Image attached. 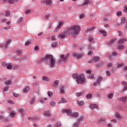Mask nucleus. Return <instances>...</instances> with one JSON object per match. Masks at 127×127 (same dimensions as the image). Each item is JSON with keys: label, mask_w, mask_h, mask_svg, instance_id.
<instances>
[{"label": "nucleus", "mask_w": 127, "mask_h": 127, "mask_svg": "<svg viewBox=\"0 0 127 127\" xmlns=\"http://www.w3.org/2000/svg\"><path fill=\"white\" fill-rule=\"evenodd\" d=\"M80 30L81 29L79 26L73 25L65 30L63 33L58 34V37L59 38H65L67 35H69V34L71 35H77V34H79Z\"/></svg>", "instance_id": "nucleus-1"}, {"label": "nucleus", "mask_w": 127, "mask_h": 127, "mask_svg": "<svg viewBox=\"0 0 127 127\" xmlns=\"http://www.w3.org/2000/svg\"><path fill=\"white\" fill-rule=\"evenodd\" d=\"M41 61L46 62L48 65L51 66V68L55 67L56 61L54 59V57L51 55H47L44 58L41 59Z\"/></svg>", "instance_id": "nucleus-2"}, {"label": "nucleus", "mask_w": 127, "mask_h": 127, "mask_svg": "<svg viewBox=\"0 0 127 127\" xmlns=\"http://www.w3.org/2000/svg\"><path fill=\"white\" fill-rule=\"evenodd\" d=\"M72 78L76 80L77 83L78 84H83L85 82V76L83 74H78L74 73L72 74Z\"/></svg>", "instance_id": "nucleus-3"}, {"label": "nucleus", "mask_w": 127, "mask_h": 127, "mask_svg": "<svg viewBox=\"0 0 127 127\" xmlns=\"http://www.w3.org/2000/svg\"><path fill=\"white\" fill-rule=\"evenodd\" d=\"M63 113H66L67 115H71V117L73 118H77L79 116V113L75 112L72 114V111L69 109H65L63 111Z\"/></svg>", "instance_id": "nucleus-4"}, {"label": "nucleus", "mask_w": 127, "mask_h": 127, "mask_svg": "<svg viewBox=\"0 0 127 127\" xmlns=\"http://www.w3.org/2000/svg\"><path fill=\"white\" fill-rule=\"evenodd\" d=\"M11 43V39H9L7 40L6 43L4 44H1L0 46L3 49H7L8 48V46H9V44Z\"/></svg>", "instance_id": "nucleus-5"}, {"label": "nucleus", "mask_w": 127, "mask_h": 127, "mask_svg": "<svg viewBox=\"0 0 127 127\" xmlns=\"http://www.w3.org/2000/svg\"><path fill=\"white\" fill-rule=\"evenodd\" d=\"M102 81H103V77L101 76H99L97 78V81L96 82H94V85L97 86V85H99V84H100V83H101V82H102Z\"/></svg>", "instance_id": "nucleus-6"}, {"label": "nucleus", "mask_w": 127, "mask_h": 127, "mask_svg": "<svg viewBox=\"0 0 127 127\" xmlns=\"http://www.w3.org/2000/svg\"><path fill=\"white\" fill-rule=\"evenodd\" d=\"M90 109L92 110H95V109H97V110H99V105L98 104H91L90 106Z\"/></svg>", "instance_id": "nucleus-7"}, {"label": "nucleus", "mask_w": 127, "mask_h": 127, "mask_svg": "<svg viewBox=\"0 0 127 127\" xmlns=\"http://www.w3.org/2000/svg\"><path fill=\"white\" fill-rule=\"evenodd\" d=\"M121 83L122 84V85H123V86H124V91H127V82L125 80H123L122 81H121Z\"/></svg>", "instance_id": "nucleus-8"}, {"label": "nucleus", "mask_w": 127, "mask_h": 127, "mask_svg": "<svg viewBox=\"0 0 127 127\" xmlns=\"http://www.w3.org/2000/svg\"><path fill=\"white\" fill-rule=\"evenodd\" d=\"M69 57V54H67L65 56L64 55L61 56V59H62V61H66Z\"/></svg>", "instance_id": "nucleus-9"}, {"label": "nucleus", "mask_w": 127, "mask_h": 127, "mask_svg": "<svg viewBox=\"0 0 127 127\" xmlns=\"http://www.w3.org/2000/svg\"><path fill=\"white\" fill-rule=\"evenodd\" d=\"M127 39L126 38H121L119 40L118 43L119 44H122V43H124V42H127Z\"/></svg>", "instance_id": "nucleus-10"}, {"label": "nucleus", "mask_w": 127, "mask_h": 127, "mask_svg": "<svg viewBox=\"0 0 127 127\" xmlns=\"http://www.w3.org/2000/svg\"><path fill=\"white\" fill-rule=\"evenodd\" d=\"M62 25H63V22H60L58 26L57 27V28L55 29V31L57 32V31H58L59 29L61 28V26H62Z\"/></svg>", "instance_id": "nucleus-11"}, {"label": "nucleus", "mask_w": 127, "mask_h": 127, "mask_svg": "<svg viewBox=\"0 0 127 127\" xmlns=\"http://www.w3.org/2000/svg\"><path fill=\"white\" fill-rule=\"evenodd\" d=\"M73 56H74L75 58L79 59V58H81V57L83 56V55H82V54H79L78 53H74Z\"/></svg>", "instance_id": "nucleus-12"}, {"label": "nucleus", "mask_w": 127, "mask_h": 127, "mask_svg": "<svg viewBox=\"0 0 127 127\" xmlns=\"http://www.w3.org/2000/svg\"><path fill=\"white\" fill-rule=\"evenodd\" d=\"M3 65L6 66L7 67V69H12V65L9 64H7L5 63V62H4L3 63Z\"/></svg>", "instance_id": "nucleus-13"}, {"label": "nucleus", "mask_w": 127, "mask_h": 127, "mask_svg": "<svg viewBox=\"0 0 127 127\" xmlns=\"http://www.w3.org/2000/svg\"><path fill=\"white\" fill-rule=\"evenodd\" d=\"M96 29V27L95 26L90 27L87 29L86 32L88 33L89 32H91L92 31H94V30Z\"/></svg>", "instance_id": "nucleus-14"}, {"label": "nucleus", "mask_w": 127, "mask_h": 127, "mask_svg": "<svg viewBox=\"0 0 127 127\" xmlns=\"http://www.w3.org/2000/svg\"><path fill=\"white\" fill-rule=\"evenodd\" d=\"M116 42V40L115 39H112L110 40L109 42H108L107 44L109 46H112L114 43H115Z\"/></svg>", "instance_id": "nucleus-15"}, {"label": "nucleus", "mask_w": 127, "mask_h": 127, "mask_svg": "<svg viewBox=\"0 0 127 127\" xmlns=\"http://www.w3.org/2000/svg\"><path fill=\"white\" fill-rule=\"evenodd\" d=\"M29 120H33V121H35L36 122H37V121H39L40 120V118H39V117L36 116L35 117L32 118V117H29Z\"/></svg>", "instance_id": "nucleus-16"}, {"label": "nucleus", "mask_w": 127, "mask_h": 127, "mask_svg": "<svg viewBox=\"0 0 127 127\" xmlns=\"http://www.w3.org/2000/svg\"><path fill=\"white\" fill-rule=\"evenodd\" d=\"M43 2H44V3H45L46 4L50 5V4H51L52 1H51V0H43Z\"/></svg>", "instance_id": "nucleus-17"}, {"label": "nucleus", "mask_w": 127, "mask_h": 127, "mask_svg": "<svg viewBox=\"0 0 127 127\" xmlns=\"http://www.w3.org/2000/svg\"><path fill=\"white\" fill-rule=\"evenodd\" d=\"M100 58L98 56H95L93 59V61L94 63L98 62V61H99Z\"/></svg>", "instance_id": "nucleus-18"}, {"label": "nucleus", "mask_w": 127, "mask_h": 127, "mask_svg": "<svg viewBox=\"0 0 127 127\" xmlns=\"http://www.w3.org/2000/svg\"><path fill=\"white\" fill-rule=\"evenodd\" d=\"M5 85H12V80H8L4 81Z\"/></svg>", "instance_id": "nucleus-19"}, {"label": "nucleus", "mask_w": 127, "mask_h": 127, "mask_svg": "<svg viewBox=\"0 0 127 127\" xmlns=\"http://www.w3.org/2000/svg\"><path fill=\"white\" fill-rule=\"evenodd\" d=\"M98 123L101 125V124H104L105 123V119L103 118L98 119Z\"/></svg>", "instance_id": "nucleus-20"}, {"label": "nucleus", "mask_w": 127, "mask_h": 127, "mask_svg": "<svg viewBox=\"0 0 127 127\" xmlns=\"http://www.w3.org/2000/svg\"><path fill=\"white\" fill-rule=\"evenodd\" d=\"M127 97H121L119 98L120 101H122V102H127Z\"/></svg>", "instance_id": "nucleus-21"}, {"label": "nucleus", "mask_w": 127, "mask_h": 127, "mask_svg": "<svg viewBox=\"0 0 127 127\" xmlns=\"http://www.w3.org/2000/svg\"><path fill=\"white\" fill-rule=\"evenodd\" d=\"M125 66V64L124 63H121V64H118L117 65L116 67L117 68H122V67H124Z\"/></svg>", "instance_id": "nucleus-22"}, {"label": "nucleus", "mask_w": 127, "mask_h": 127, "mask_svg": "<svg viewBox=\"0 0 127 127\" xmlns=\"http://www.w3.org/2000/svg\"><path fill=\"white\" fill-rule=\"evenodd\" d=\"M59 83V81L58 80H55V81H54V83H53L54 87H58Z\"/></svg>", "instance_id": "nucleus-23"}, {"label": "nucleus", "mask_w": 127, "mask_h": 127, "mask_svg": "<svg viewBox=\"0 0 127 127\" xmlns=\"http://www.w3.org/2000/svg\"><path fill=\"white\" fill-rule=\"evenodd\" d=\"M77 104L79 106H84V105H85V103L83 101H78Z\"/></svg>", "instance_id": "nucleus-24"}, {"label": "nucleus", "mask_w": 127, "mask_h": 127, "mask_svg": "<svg viewBox=\"0 0 127 127\" xmlns=\"http://www.w3.org/2000/svg\"><path fill=\"white\" fill-rule=\"evenodd\" d=\"M66 99L64 98H62L61 100L60 101L59 104H64L65 103H66Z\"/></svg>", "instance_id": "nucleus-25"}, {"label": "nucleus", "mask_w": 127, "mask_h": 127, "mask_svg": "<svg viewBox=\"0 0 127 127\" xmlns=\"http://www.w3.org/2000/svg\"><path fill=\"white\" fill-rule=\"evenodd\" d=\"M100 33H101V34H103V35H104V36H106V35H107V33L105 30H100Z\"/></svg>", "instance_id": "nucleus-26"}, {"label": "nucleus", "mask_w": 127, "mask_h": 127, "mask_svg": "<svg viewBox=\"0 0 127 127\" xmlns=\"http://www.w3.org/2000/svg\"><path fill=\"white\" fill-rule=\"evenodd\" d=\"M125 22H127V19H126V18L123 17L121 18V23L122 24H124V23H125Z\"/></svg>", "instance_id": "nucleus-27"}, {"label": "nucleus", "mask_w": 127, "mask_h": 127, "mask_svg": "<svg viewBox=\"0 0 127 127\" xmlns=\"http://www.w3.org/2000/svg\"><path fill=\"white\" fill-rule=\"evenodd\" d=\"M45 116L46 117H51V114H50V112L49 111H46L44 113Z\"/></svg>", "instance_id": "nucleus-28"}, {"label": "nucleus", "mask_w": 127, "mask_h": 127, "mask_svg": "<svg viewBox=\"0 0 127 127\" xmlns=\"http://www.w3.org/2000/svg\"><path fill=\"white\" fill-rule=\"evenodd\" d=\"M35 103V97H32L30 101L31 105H33Z\"/></svg>", "instance_id": "nucleus-29"}, {"label": "nucleus", "mask_w": 127, "mask_h": 127, "mask_svg": "<svg viewBox=\"0 0 127 127\" xmlns=\"http://www.w3.org/2000/svg\"><path fill=\"white\" fill-rule=\"evenodd\" d=\"M117 48L119 50H123V49H125V46L123 45H119L117 47Z\"/></svg>", "instance_id": "nucleus-30"}, {"label": "nucleus", "mask_w": 127, "mask_h": 127, "mask_svg": "<svg viewBox=\"0 0 127 127\" xmlns=\"http://www.w3.org/2000/svg\"><path fill=\"white\" fill-rule=\"evenodd\" d=\"M60 91H61V93H62V94H64V93H65V90H64V86L61 87Z\"/></svg>", "instance_id": "nucleus-31"}, {"label": "nucleus", "mask_w": 127, "mask_h": 127, "mask_svg": "<svg viewBox=\"0 0 127 127\" xmlns=\"http://www.w3.org/2000/svg\"><path fill=\"white\" fill-rule=\"evenodd\" d=\"M90 3V1L88 0H85L83 3L81 4V5H85V4H89Z\"/></svg>", "instance_id": "nucleus-32"}, {"label": "nucleus", "mask_w": 127, "mask_h": 127, "mask_svg": "<svg viewBox=\"0 0 127 127\" xmlns=\"http://www.w3.org/2000/svg\"><path fill=\"white\" fill-rule=\"evenodd\" d=\"M61 127V122H58L56 123L54 126V127Z\"/></svg>", "instance_id": "nucleus-33"}, {"label": "nucleus", "mask_w": 127, "mask_h": 127, "mask_svg": "<svg viewBox=\"0 0 127 127\" xmlns=\"http://www.w3.org/2000/svg\"><path fill=\"white\" fill-rule=\"evenodd\" d=\"M83 94H84V92H77L76 93V97H80V96H82Z\"/></svg>", "instance_id": "nucleus-34"}, {"label": "nucleus", "mask_w": 127, "mask_h": 127, "mask_svg": "<svg viewBox=\"0 0 127 127\" xmlns=\"http://www.w3.org/2000/svg\"><path fill=\"white\" fill-rule=\"evenodd\" d=\"M29 91V87H26L23 89V92L24 93H27Z\"/></svg>", "instance_id": "nucleus-35"}, {"label": "nucleus", "mask_w": 127, "mask_h": 127, "mask_svg": "<svg viewBox=\"0 0 127 127\" xmlns=\"http://www.w3.org/2000/svg\"><path fill=\"white\" fill-rule=\"evenodd\" d=\"M111 75H112V73L111 72V71L110 70L106 71V76L110 77Z\"/></svg>", "instance_id": "nucleus-36"}, {"label": "nucleus", "mask_w": 127, "mask_h": 127, "mask_svg": "<svg viewBox=\"0 0 127 127\" xmlns=\"http://www.w3.org/2000/svg\"><path fill=\"white\" fill-rule=\"evenodd\" d=\"M88 79H94L95 78V76L92 74H89V76L87 77Z\"/></svg>", "instance_id": "nucleus-37"}, {"label": "nucleus", "mask_w": 127, "mask_h": 127, "mask_svg": "<svg viewBox=\"0 0 127 127\" xmlns=\"http://www.w3.org/2000/svg\"><path fill=\"white\" fill-rule=\"evenodd\" d=\"M58 46V44L57 42H54L52 44V47H57Z\"/></svg>", "instance_id": "nucleus-38"}, {"label": "nucleus", "mask_w": 127, "mask_h": 127, "mask_svg": "<svg viewBox=\"0 0 127 127\" xmlns=\"http://www.w3.org/2000/svg\"><path fill=\"white\" fill-rule=\"evenodd\" d=\"M43 80H44V81H49V78L46 76H44L43 77Z\"/></svg>", "instance_id": "nucleus-39"}, {"label": "nucleus", "mask_w": 127, "mask_h": 127, "mask_svg": "<svg viewBox=\"0 0 127 127\" xmlns=\"http://www.w3.org/2000/svg\"><path fill=\"white\" fill-rule=\"evenodd\" d=\"M49 17H50V14L46 15L44 18L45 20H47L48 19H49Z\"/></svg>", "instance_id": "nucleus-40"}, {"label": "nucleus", "mask_w": 127, "mask_h": 127, "mask_svg": "<svg viewBox=\"0 0 127 127\" xmlns=\"http://www.w3.org/2000/svg\"><path fill=\"white\" fill-rule=\"evenodd\" d=\"M18 0H8V2H9L10 3H14V2H15V1H17Z\"/></svg>", "instance_id": "nucleus-41"}, {"label": "nucleus", "mask_w": 127, "mask_h": 127, "mask_svg": "<svg viewBox=\"0 0 127 127\" xmlns=\"http://www.w3.org/2000/svg\"><path fill=\"white\" fill-rule=\"evenodd\" d=\"M49 97H52L53 96V93L51 91H48L47 93Z\"/></svg>", "instance_id": "nucleus-42"}, {"label": "nucleus", "mask_w": 127, "mask_h": 127, "mask_svg": "<svg viewBox=\"0 0 127 127\" xmlns=\"http://www.w3.org/2000/svg\"><path fill=\"white\" fill-rule=\"evenodd\" d=\"M79 122L78 121V122H75L73 124V127H79Z\"/></svg>", "instance_id": "nucleus-43"}, {"label": "nucleus", "mask_w": 127, "mask_h": 127, "mask_svg": "<svg viewBox=\"0 0 127 127\" xmlns=\"http://www.w3.org/2000/svg\"><path fill=\"white\" fill-rule=\"evenodd\" d=\"M5 15V16H9L10 15V12L9 11H6Z\"/></svg>", "instance_id": "nucleus-44"}, {"label": "nucleus", "mask_w": 127, "mask_h": 127, "mask_svg": "<svg viewBox=\"0 0 127 127\" xmlns=\"http://www.w3.org/2000/svg\"><path fill=\"white\" fill-rule=\"evenodd\" d=\"M22 53V51H21V50H18L16 51V54L18 55H20V54H21Z\"/></svg>", "instance_id": "nucleus-45"}, {"label": "nucleus", "mask_w": 127, "mask_h": 127, "mask_svg": "<svg viewBox=\"0 0 127 127\" xmlns=\"http://www.w3.org/2000/svg\"><path fill=\"white\" fill-rule=\"evenodd\" d=\"M83 119H84V118L83 117H79L77 119L78 123H80V122H82V121H83Z\"/></svg>", "instance_id": "nucleus-46"}, {"label": "nucleus", "mask_w": 127, "mask_h": 127, "mask_svg": "<svg viewBox=\"0 0 127 127\" xmlns=\"http://www.w3.org/2000/svg\"><path fill=\"white\" fill-rule=\"evenodd\" d=\"M19 112L20 113V114L21 115V116H23V109H20L19 110Z\"/></svg>", "instance_id": "nucleus-47"}, {"label": "nucleus", "mask_w": 127, "mask_h": 127, "mask_svg": "<svg viewBox=\"0 0 127 127\" xmlns=\"http://www.w3.org/2000/svg\"><path fill=\"white\" fill-rule=\"evenodd\" d=\"M117 54H118V52H113V53H112V54H111V57H112V56H116V55H117Z\"/></svg>", "instance_id": "nucleus-48"}, {"label": "nucleus", "mask_w": 127, "mask_h": 127, "mask_svg": "<svg viewBox=\"0 0 127 127\" xmlns=\"http://www.w3.org/2000/svg\"><path fill=\"white\" fill-rule=\"evenodd\" d=\"M50 104H51V106H53V107L56 106V103L54 101L51 102Z\"/></svg>", "instance_id": "nucleus-49"}, {"label": "nucleus", "mask_w": 127, "mask_h": 127, "mask_svg": "<svg viewBox=\"0 0 127 127\" xmlns=\"http://www.w3.org/2000/svg\"><path fill=\"white\" fill-rule=\"evenodd\" d=\"M30 44H31V42L30 41H27L25 43L26 46H28V45H30Z\"/></svg>", "instance_id": "nucleus-50"}, {"label": "nucleus", "mask_w": 127, "mask_h": 127, "mask_svg": "<svg viewBox=\"0 0 127 127\" xmlns=\"http://www.w3.org/2000/svg\"><path fill=\"white\" fill-rule=\"evenodd\" d=\"M9 116L10 117V118H13V117H14V114L13 113V112H11L10 114L9 115Z\"/></svg>", "instance_id": "nucleus-51"}, {"label": "nucleus", "mask_w": 127, "mask_h": 127, "mask_svg": "<svg viewBox=\"0 0 127 127\" xmlns=\"http://www.w3.org/2000/svg\"><path fill=\"white\" fill-rule=\"evenodd\" d=\"M85 17V14H81L79 16V18H81V19H83Z\"/></svg>", "instance_id": "nucleus-52"}, {"label": "nucleus", "mask_w": 127, "mask_h": 127, "mask_svg": "<svg viewBox=\"0 0 127 127\" xmlns=\"http://www.w3.org/2000/svg\"><path fill=\"white\" fill-rule=\"evenodd\" d=\"M113 96H114V94H113L112 93L108 95V98H109L110 99H112Z\"/></svg>", "instance_id": "nucleus-53"}, {"label": "nucleus", "mask_w": 127, "mask_h": 127, "mask_svg": "<svg viewBox=\"0 0 127 127\" xmlns=\"http://www.w3.org/2000/svg\"><path fill=\"white\" fill-rule=\"evenodd\" d=\"M87 99H91L92 98V94H89L86 96Z\"/></svg>", "instance_id": "nucleus-54"}, {"label": "nucleus", "mask_w": 127, "mask_h": 127, "mask_svg": "<svg viewBox=\"0 0 127 127\" xmlns=\"http://www.w3.org/2000/svg\"><path fill=\"white\" fill-rule=\"evenodd\" d=\"M21 21H22V17H21L18 18V23H20V22H21Z\"/></svg>", "instance_id": "nucleus-55"}, {"label": "nucleus", "mask_w": 127, "mask_h": 127, "mask_svg": "<svg viewBox=\"0 0 127 127\" xmlns=\"http://www.w3.org/2000/svg\"><path fill=\"white\" fill-rule=\"evenodd\" d=\"M31 12V10H30V9L26 10L25 11V13L26 14H28V13H30Z\"/></svg>", "instance_id": "nucleus-56"}, {"label": "nucleus", "mask_w": 127, "mask_h": 127, "mask_svg": "<svg viewBox=\"0 0 127 127\" xmlns=\"http://www.w3.org/2000/svg\"><path fill=\"white\" fill-rule=\"evenodd\" d=\"M92 54H93V52H92V51H90L88 53V56H91V55H92Z\"/></svg>", "instance_id": "nucleus-57"}, {"label": "nucleus", "mask_w": 127, "mask_h": 127, "mask_svg": "<svg viewBox=\"0 0 127 127\" xmlns=\"http://www.w3.org/2000/svg\"><path fill=\"white\" fill-rule=\"evenodd\" d=\"M122 15V11H118L117 12V15Z\"/></svg>", "instance_id": "nucleus-58"}, {"label": "nucleus", "mask_w": 127, "mask_h": 127, "mask_svg": "<svg viewBox=\"0 0 127 127\" xmlns=\"http://www.w3.org/2000/svg\"><path fill=\"white\" fill-rule=\"evenodd\" d=\"M93 49V47L92 46V45H88V50H91Z\"/></svg>", "instance_id": "nucleus-59"}, {"label": "nucleus", "mask_w": 127, "mask_h": 127, "mask_svg": "<svg viewBox=\"0 0 127 127\" xmlns=\"http://www.w3.org/2000/svg\"><path fill=\"white\" fill-rule=\"evenodd\" d=\"M116 116L117 119H121V116L120 115V114H116Z\"/></svg>", "instance_id": "nucleus-60"}, {"label": "nucleus", "mask_w": 127, "mask_h": 127, "mask_svg": "<svg viewBox=\"0 0 127 127\" xmlns=\"http://www.w3.org/2000/svg\"><path fill=\"white\" fill-rule=\"evenodd\" d=\"M52 40H53V41L56 40V37H55V36H53L52 37Z\"/></svg>", "instance_id": "nucleus-61"}, {"label": "nucleus", "mask_w": 127, "mask_h": 127, "mask_svg": "<svg viewBox=\"0 0 127 127\" xmlns=\"http://www.w3.org/2000/svg\"><path fill=\"white\" fill-rule=\"evenodd\" d=\"M13 96H15V98H17V97H18V96H19V95H18V94H17V93H14Z\"/></svg>", "instance_id": "nucleus-62"}, {"label": "nucleus", "mask_w": 127, "mask_h": 127, "mask_svg": "<svg viewBox=\"0 0 127 127\" xmlns=\"http://www.w3.org/2000/svg\"><path fill=\"white\" fill-rule=\"evenodd\" d=\"M107 127H113V125H112V124L109 123L107 125Z\"/></svg>", "instance_id": "nucleus-63"}, {"label": "nucleus", "mask_w": 127, "mask_h": 127, "mask_svg": "<svg viewBox=\"0 0 127 127\" xmlns=\"http://www.w3.org/2000/svg\"><path fill=\"white\" fill-rule=\"evenodd\" d=\"M124 8H125L124 10H125V12H126V13H127V6H125L124 7Z\"/></svg>", "instance_id": "nucleus-64"}]
</instances>
